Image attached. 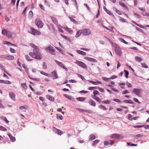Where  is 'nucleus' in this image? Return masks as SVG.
Wrapping results in <instances>:
<instances>
[{"label": "nucleus", "mask_w": 149, "mask_h": 149, "mask_svg": "<svg viewBox=\"0 0 149 149\" xmlns=\"http://www.w3.org/2000/svg\"><path fill=\"white\" fill-rule=\"evenodd\" d=\"M29 54L31 56L37 59L40 60L42 58L41 54L39 51V49H33V53L30 52Z\"/></svg>", "instance_id": "obj_1"}, {"label": "nucleus", "mask_w": 149, "mask_h": 149, "mask_svg": "<svg viewBox=\"0 0 149 149\" xmlns=\"http://www.w3.org/2000/svg\"><path fill=\"white\" fill-rule=\"evenodd\" d=\"M1 33L2 34L6 36L9 38H14L16 36L15 34V33L11 32L5 29H2Z\"/></svg>", "instance_id": "obj_2"}, {"label": "nucleus", "mask_w": 149, "mask_h": 149, "mask_svg": "<svg viewBox=\"0 0 149 149\" xmlns=\"http://www.w3.org/2000/svg\"><path fill=\"white\" fill-rule=\"evenodd\" d=\"M28 31L30 33L34 35H40L41 34L40 31L32 28H30Z\"/></svg>", "instance_id": "obj_3"}, {"label": "nucleus", "mask_w": 149, "mask_h": 149, "mask_svg": "<svg viewBox=\"0 0 149 149\" xmlns=\"http://www.w3.org/2000/svg\"><path fill=\"white\" fill-rule=\"evenodd\" d=\"M81 30L82 34L84 36H88L91 34V31L89 29L84 28Z\"/></svg>", "instance_id": "obj_4"}, {"label": "nucleus", "mask_w": 149, "mask_h": 149, "mask_svg": "<svg viewBox=\"0 0 149 149\" xmlns=\"http://www.w3.org/2000/svg\"><path fill=\"white\" fill-rule=\"evenodd\" d=\"M142 90L141 89L134 88L132 90L133 93L137 96L140 97L141 94Z\"/></svg>", "instance_id": "obj_5"}, {"label": "nucleus", "mask_w": 149, "mask_h": 149, "mask_svg": "<svg viewBox=\"0 0 149 149\" xmlns=\"http://www.w3.org/2000/svg\"><path fill=\"white\" fill-rule=\"evenodd\" d=\"M35 23L36 24L39 28H42L43 26V24L42 21L39 19H36Z\"/></svg>", "instance_id": "obj_6"}, {"label": "nucleus", "mask_w": 149, "mask_h": 149, "mask_svg": "<svg viewBox=\"0 0 149 149\" xmlns=\"http://www.w3.org/2000/svg\"><path fill=\"white\" fill-rule=\"evenodd\" d=\"M111 137L112 138L116 139H120L123 138V136L121 134H113L111 136Z\"/></svg>", "instance_id": "obj_7"}, {"label": "nucleus", "mask_w": 149, "mask_h": 149, "mask_svg": "<svg viewBox=\"0 0 149 149\" xmlns=\"http://www.w3.org/2000/svg\"><path fill=\"white\" fill-rule=\"evenodd\" d=\"M75 63L83 68H87L86 64L81 61L76 60V61L75 62Z\"/></svg>", "instance_id": "obj_8"}, {"label": "nucleus", "mask_w": 149, "mask_h": 149, "mask_svg": "<svg viewBox=\"0 0 149 149\" xmlns=\"http://www.w3.org/2000/svg\"><path fill=\"white\" fill-rule=\"evenodd\" d=\"M55 61L56 63L61 67L65 70L66 71H68V69L64 66L62 63L56 60H55Z\"/></svg>", "instance_id": "obj_9"}, {"label": "nucleus", "mask_w": 149, "mask_h": 149, "mask_svg": "<svg viewBox=\"0 0 149 149\" xmlns=\"http://www.w3.org/2000/svg\"><path fill=\"white\" fill-rule=\"evenodd\" d=\"M115 50L116 54L119 56H122V52L120 48L116 47H115Z\"/></svg>", "instance_id": "obj_10"}, {"label": "nucleus", "mask_w": 149, "mask_h": 149, "mask_svg": "<svg viewBox=\"0 0 149 149\" xmlns=\"http://www.w3.org/2000/svg\"><path fill=\"white\" fill-rule=\"evenodd\" d=\"M51 74L52 75V78L53 79H54L58 78V76L56 70H54V71L51 72Z\"/></svg>", "instance_id": "obj_11"}, {"label": "nucleus", "mask_w": 149, "mask_h": 149, "mask_svg": "<svg viewBox=\"0 0 149 149\" xmlns=\"http://www.w3.org/2000/svg\"><path fill=\"white\" fill-rule=\"evenodd\" d=\"M84 58L86 60L93 63L97 62V61L94 58H91L89 57H85Z\"/></svg>", "instance_id": "obj_12"}, {"label": "nucleus", "mask_w": 149, "mask_h": 149, "mask_svg": "<svg viewBox=\"0 0 149 149\" xmlns=\"http://www.w3.org/2000/svg\"><path fill=\"white\" fill-rule=\"evenodd\" d=\"M63 95L68 99L73 102H75V99L72 96L65 94H64Z\"/></svg>", "instance_id": "obj_13"}, {"label": "nucleus", "mask_w": 149, "mask_h": 149, "mask_svg": "<svg viewBox=\"0 0 149 149\" xmlns=\"http://www.w3.org/2000/svg\"><path fill=\"white\" fill-rule=\"evenodd\" d=\"M46 98L47 99L49 100L51 102H53L54 101L55 99L54 97L49 95H47L46 96Z\"/></svg>", "instance_id": "obj_14"}, {"label": "nucleus", "mask_w": 149, "mask_h": 149, "mask_svg": "<svg viewBox=\"0 0 149 149\" xmlns=\"http://www.w3.org/2000/svg\"><path fill=\"white\" fill-rule=\"evenodd\" d=\"M9 96L10 98L13 100L15 101V95L13 92H10L9 93Z\"/></svg>", "instance_id": "obj_15"}, {"label": "nucleus", "mask_w": 149, "mask_h": 149, "mask_svg": "<svg viewBox=\"0 0 149 149\" xmlns=\"http://www.w3.org/2000/svg\"><path fill=\"white\" fill-rule=\"evenodd\" d=\"M113 141L111 140H109L108 141H105L104 142V144L105 146L108 145H112L113 143Z\"/></svg>", "instance_id": "obj_16"}, {"label": "nucleus", "mask_w": 149, "mask_h": 149, "mask_svg": "<svg viewBox=\"0 0 149 149\" xmlns=\"http://www.w3.org/2000/svg\"><path fill=\"white\" fill-rule=\"evenodd\" d=\"M7 135L8 136L10 140L12 142H15V137L12 136V135L10 133H8Z\"/></svg>", "instance_id": "obj_17"}, {"label": "nucleus", "mask_w": 149, "mask_h": 149, "mask_svg": "<svg viewBox=\"0 0 149 149\" xmlns=\"http://www.w3.org/2000/svg\"><path fill=\"white\" fill-rule=\"evenodd\" d=\"M46 49L47 50H49L52 52H54L55 51L54 47L51 45H50L49 47H47L46 48Z\"/></svg>", "instance_id": "obj_18"}, {"label": "nucleus", "mask_w": 149, "mask_h": 149, "mask_svg": "<svg viewBox=\"0 0 149 149\" xmlns=\"http://www.w3.org/2000/svg\"><path fill=\"white\" fill-rule=\"evenodd\" d=\"M88 103L94 107H95L96 106L95 102L92 99H90L89 100Z\"/></svg>", "instance_id": "obj_19"}, {"label": "nucleus", "mask_w": 149, "mask_h": 149, "mask_svg": "<svg viewBox=\"0 0 149 149\" xmlns=\"http://www.w3.org/2000/svg\"><path fill=\"white\" fill-rule=\"evenodd\" d=\"M54 128L55 129V132L56 133H57L60 135H61L63 134V132L62 131H61V130L59 129H57L55 127H54Z\"/></svg>", "instance_id": "obj_20"}, {"label": "nucleus", "mask_w": 149, "mask_h": 149, "mask_svg": "<svg viewBox=\"0 0 149 149\" xmlns=\"http://www.w3.org/2000/svg\"><path fill=\"white\" fill-rule=\"evenodd\" d=\"M27 108V106L25 105L23 106H20L19 109L23 111L26 112V109Z\"/></svg>", "instance_id": "obj_21"}, {"label": "nucleus", "mask_w": 149, "mask_h": 149, "mask_svg": "<svg viewBox=\"0 0 149 149\" xmlns=\"http://www.w3.org/2000/svg\"><path fill=\"white\" fill-rule=\"evenodd\" d=\"M81 30H79L77 31V33L75 35V37L76 38H77L79 37L82 34V33H81Z\"/></svg>", "instance_id": "obj_22"}, {"label": "nucleus", "mask_w": 149, "mask_h": 149, "mask_svg": "<svg viewBox=\"0 0 149 149\" xmlns=\"http://www.w3.org/2000/svg\"><path fill=\"white\" fill-rule=\"evenodd\" d=\"M14 56L11 55H8L6 56V58L8 60H12L14 59Z\"/></svg>", "instance_id": "obj_23"}, {"label": "nucleus", "mask_w": 149, "mask_h": 149, "mask_svg": "<svg viewBox=\"0 0 149 149\" xmlns=\"http://www.w3.org/2000/svg\"><path fill=\"white\" fill-rule=\"evenodd\" d=\"M103 8L104 10L109 15H113V13L108 10L105 6L103 7Z\"/></svg>", "instance_id": "obj_24"}, {"label": "nucleus", "mask_w": 149, "mask_h": 149, "mask_svg": "<svg viewBox=\"0 0 149 149\" xmlns=\"http://www.w3.org/2000/svg\"><path fill=\"white\" fill-rule=\"evenodd\" d=\"M76 52L79 54L83 56H85L86 55V52L80 50H77Z\"/></svg>", "instance_id": "obj_25"}, {"label": "nucleus", "mask_w": 149, "mask_h": 149, "mask_svg": "<svg viewBox=\"0 0 149 149\" xmlns=\"http://www.w3.org/2000/svg\"><path fill=\"white\" fill-rule=\"evenodd\" d=\"M113 10L115 11L119 15H121L122 14L121 12L117 8L115 7L113 8Z\"/></svg>", "instance_id": "obj_26"}, {"label": "nucleus", "mask_w": 149, "mask_h": 149, "mask_svg": "<svg viewBox=\"0 0 149 149\" xmlns=\"http://www.w3.org/2000/svg\"><path fill=\"white\" fill-rule=\"evenodd\" d=\"M88 81L91 83L95 85H97L98 83L99 84H102V83L99 81L95 82L91 80H88Z\"/></svg>", "instance_id": "obj_27"}, {"label": "nucleus", "mask_w": 149, "mask_h": 149, "mask_svg": "<svg viewBox=\"0 0 149 149\" xmlns=\"http://www.w3.org/2000/svg\"><path fill=\"white\" fill-rule=\"evenodd\" d=\"M86 98L84 97H79L76 98V99L79 101L82 102L85 100Z\"/></svg>", "instance_id": "obj_28"}, {"label": "nucleus", "mask_w": 149, "mask_h": 149, "mask_svg": "<svg viewBox=\"0 0 149 149\" xmlns=\"http://www.w3.org/2000/svg\"><path fill=\"white\" fill-rule=\"evenodd\" d=\"M64 28L66 29L69 33L72 34L73 33V31L70 29L68 28L67 27H64Z\"/></svg>", "instance_id": "obj_29"}, {"label": "nucleus", "mask_w": 149, "mask_h": 149, "mask_svg": "<svg viewBox=\"0 0 149 149\" xmlns=\"http://www.w3.org/2000/svg\"><path fill=\"white\" fill-rule=\"evenodd\" d=\"M123 102L126 103H129L131 104H133V102L132 101L130 100H124L123 101Z\"/></svg>", "instance_id": "obj_30"}, {"label": "nucleus", "mask_w": 149, "mask_h": 149, "mask_svg": "<svg viewBox=\"0 0 149 149\" xmlns=\"http://www.w3.org/2000/svg\"><path fill=\"white\" fill-rule=\"evenodd\" d=\"M4 44H7L8 45H13L15 46H17L16 45L12 44L10 42H8L7 41H5L4 42Z\"/></svg>", "instance_id": "obj_31"}, {"label": "nucleus", "mask_w": 149, "mask_h": 149, "mask_svg": "<svg viewBox=\"0 0 149 149\" xmlns=\"http://www.w3.org/2000/svg\"><path fill=\"white\" fill-rule=\"evenodd\" d=\"M132 22L134 24H136L138 26L140 27V28H142V29H144V27L142 25H140L139 24H137V23H136V22H134V21H132Z\"/></svg>", "instance_id": "obj_32"}, {"label": "nucleus", "mask_w": 149, "mask_h": 149, "mask_svg": "<svg viewBox=\"0 0 149 149\" xmlns=\"http://www.w3.org/2000/svg\"><path fill=\"white\" fill-rule=\"evenodd\" d=\"M95 138V136L93 134H91L89 136V139L91 140H94Z\"/></svg>", "instance_id": "obj_33"}, {"label": "nucleus", "mask_w": 149, "mask_h": 149, "mask_svg": "<svg viewBox=\"0 0 149 149\" xmlns=\"http://www.w3.org/2000/svg\"><path fill=\"white\" fill-rule=\"evenodd\" d=\"M56 116H57V118L58 119H60L61 120H63V116L61 115L57 114Z\"/></svg>", "instance_id": "obj_34"}, {"label": "nucleus", "mask_w": 149, "mask_h": 149, "mask_svg": "<svg viewBox=\"0 0 149 149\" xmlns=\"http://www.w3.org/2000/svg\"><path fill=\"white\" fill-rule=\"evenodd\" d=\"M141 65L143 67L145 68H148V66L147 65V64L145 63H141Z\"/></svg>", "instance_id": "obj_35"}, {"label": "nucleus", "mask_w": 149, "mask_h": 149, "mask_svg": "<svg viewBox=\"0 0 149 149\" xmlns=\"http://www.w3.org/2000/svg\"><path fill=\"white\" fill-rule=\"evenodd\" d=\"M61 36L63 38H64L65 39H66V40H68L69 41H70V38L68 37L67 36H63V35L62 34H61Z\"/></svg>", "instance_id": "obj_36"}, {"label": "nucleus", "mask_w": 149, "mask_h": 149, "mask_svg": "<svg viewBox=\"0 0 149 149\" xmlns=\"http://www.w3.org/2000/svg\"><path fill=\"white\" fill-rule=\"evenodd\" d=\"M119 4L121 6L124 7L125 8H127L126 6L123 2H122L121 1H120L119 2Z\"/></svg>", "instance_id": "obj_37"}, {"label": "nucleus", "mask_w": 149, "mask_h": 149, "mask_svg": "<svg viewBox=\"0 0 149 149\" xmlns=\"http://www.w3.org/2000/svg\"><path fill=\"white\" fill-rule=\"evenodd\" d=\"M30 45L34 49H39L37 46L33 44H30Z\"/></svg>", "instance_id": "obj_38"}, {"label": "nucleus", "mask_w": 149, "mask_h": 149, "mask_svg": "<svg viewBox=\"0 0 149 149\" xmlns=\"http://www.w3.org/2000/svg\"><path fill=\"white\" fill-rule=\"evenodd\" d=\"M69 18L70 19L71 21L73 22L75 24H77L78 22H77L74 19L72 18H71L70 17H69Z\"/></svg>", "instance_id": "obj_39"}, {"label": "nucleus", "mask_w": 149, "mask_h": 149, "mask_svg": "<svg viewBox=\"0 0 149 149\" xmlns=\"http://www.w3.org/2000/svg\"><path fill=\"white\" fill-rule=\"evenodd\" d=\"M21 86L25 90L27 88V86L25 83L22 84H21Z\"/></svg>", "instance_id": "obj_40"}, {"label": "nucleus", "mask_w": 149, "mask_h": 149, "mask_svg": "<svg viewBox=\"0 0 149 149\" xmlns=\"http://www.w3.org/2000/svg\"><path fill=\"white\" fill-rule=\"evenodd\" d=\"M99 142V140H95L93 142L92 145L93 146H95Z\"/></svg>", "instance_id": "obj_41"}, {"label": "nucleus", "mask_w": 149, "mask_h": 149, "mask_svg": "<svg viewBox=\"0 0 149 149\" xmlns=\"http://www.w3.org/2000/svg\"><path fill=\"white\" fill-rule=\"evenodd\" d=\"M99 107L100 109H101L103 110H107V108L104 107V106L102 105H100L99 106Z\"/></svg>", "instance_id": "obj_42"}, {"label": "nucleus", "mask_w": 149, "mask_h": 149, "mask_svg": "<svg viewBox=\"0 0 149 149\" xmlns=\"http://www.w3.org/2000/svg\"><path fill=\"white\" fill-rule=\"evenodd\" d=\"M135 58L136 60L138 62H141L142 60L141 58L140 57L136 56Z\"/></svg>", "instance_id": "obj_43"}, {"label": "nucleus", "mask_w": 149, "mask_h": 149, "mask_svg": "<svg viewBox=\"0 0 149 149\" xmlns=\"http://www.w3.org/2000/svg\"><path fill=\"white\" fill-rule=\"evenodd\" d=\"M0 130L3 131H6L7 129L2 126H0Z\"/></svg>", "instance_id": "obj_44"}, {"label": "nucleus", "mask_w": 149, "mask_h": 149, "mask_svg": "<svg viewBox=\"0 0 149 149\" xmlns=\"http://www.w3.org/2000/svg\"><path fill=\"white\" fill-rule=\"evenodd\" d=\"M119 39L121 42L124 43L126 44H128V42L125 41L123 38H120Z\"/></svg>", "instance_id": "obj_45"}, {"label": "nucleus", "mask_w": 149, "mask_h": 149, "mask_svg": "<svg viewBox=\"0 0 149 149\" xmlns=\"http://www.w3.org/2000/svg\"><path fill=\"white\" fill-rule=\"evenodd\" d=\"M124 72L125 74V77L126 78H127L128 77L129 72L126 70H125Z\"/></svg>", "instance_id": "obj_46"}, {"label": "nucleus", "mask_w": 149, "mask_h": 149, "mask_svg": "<svg viewBox=\"0 0 149 149\" xmlns=\"http://www.w3.org/2000/svg\"><path fill=\"white\" fill-rule=\"evenodd\" d=\"M141 14L144 16H149V13L148 12H144L141 13Z\"/></svg>", "instance_id": "obj_47"}, {"label": "nucleus", "mask_w": 149, "mask_h": 149, "mask_svg": "<svg viewBox=\"0 0 149 149\" xmlns=\"http://www.w3.org/2000/svg\"><path fill=\"white\" fill-rule=\"evenodd\" d=\"M52 20L55 24H57V21L55 18H52Z\"/></svg>", "instance_id": "obj_48"}, {"label": "nucleus", "mask_w": 149, "mask_h": 149, "mask_svg": "<svg viewBox=\"0 0 149 149\" xmlns=\"http://www.w3.org/2000/svg\"><path fill=\"white\" fill-rule=\"evenodd\" d=\"M42 68L43 69H47V65L45 62L43 63Z\"/></svg>", "instance_id": "obj_49"}, {"label": "nucleus", "mask_w": 149, "mask_h": 149, "mask_svg": "<svg viewBox=\"0 0 149 149\" xmlns=\"http://www.w3.org/2000/svg\"><path fill=\"white\" fill-rule=\"evenodd\" d=\"M120 18V19H119V20L123 22H125V19H124L123 18L121 17L120 16H118Z\"/></svg>", "instance_id": "obj_50"}, {"label": "nucleus", "mask_w": 149, "mask_h": 149, "mask_svg": "<svg viewBox=\"0 0 149 149\" xmlns=\"http://www.w3.org/2000/svg\"><path fill=\"white\" fill-rule=\"evenodd\" d=\"M133 100L135 102L137 103L138 104H140V102H139L137 99L136 98H133Z\"/></svg>", "instance_id": "obj_51"}, {"label": "nucleus", "mask_w": 149, "mask_h": 149, "mask_svg": "<svg viewBox=\"0 0 149 149\" xmlns=\"http://www.w3.org/2000/svg\"><path fill=\"white\" fill-rule=\"evenodd\" d=\"M77 75L80 78L83 80H85V79L81 75L79 74H77Z\"/></svg>", "instance_id": "obj_52"}, {"label": "nucleus", "mask_w": 149, "mask_h": 149, "mask_svg": "<svg viewBox=\"0 0 149 149\" xmlns=\"http://www.w3.org/2000/svg\"><path fill=\"white\" fill-rule=\"evenodd\" d=\"M127 143L128 146L130 145L131 146H136L137 145V144H132L131 143Z\"/></svg>", "instance_id": "obj_53"}, {"label": "nucleus", "mask_w": 149, "mask_h": 149, "mask_svg": "<svg viewBox=\"0 0 149 149\" xmlns=\"http://www.w3.org/2000/svg\"><path fill=\"white\" fill-rule=\"evenodd\" d=\"M99 94V92L97 91L96 90H94L93 91V94L94 95H98Z\"/></svg>", "instance_id": "obj_54"}, {"label": "nucleus", "mask_w": 149, "mask_h": 149, "mask_svg": "<svg viewBox=\"0 0 149 149\" xmlns=\"http://www.w3.org/2000/svg\"><path fill=\"white\" fill-rule=\"evenodd\" d=\"M102 102L104 104H109L110 103V101L109 100H107L106 101H102Z\"/></svg>", "instance_id": "obj_55"}, {"label": "nucleus", "mask_w": 149, "mask_h": 149, "mask_svg": "<svg viewBox=\"0 0 149 149\" xmlns=\"http://www.w3.org/2000/svg\"><path fill=\"white\" fill-rule=\"evenodd\" d=\"M11 83V82L8 80H4V84H10Z\"/></svg>", "instance_id": "obj_56"}, {"label": "nucleus", "mask_w": 149, "mask_h": 149, "mask_svg": "<svg viewBox=\"0 0 149 149\" xmlns=\"http://www.w3.org/2000/svg\"><path fill=\"white\" fill-rule=\"evenodd\" d=\"M143 136V135L141 134H138L135 136V138H138L139 137H141Z\"/></svg>", "instance_id": "obj_57"}, {"label": "nucleus", "mask_w": 149, "mask_h": 149, "mask_svg": "<svg viewBox=\"0 0 149 149\" xmlns=\"http://www.w3.org/2000/svg\"><path fill=\"white\" fill-rule=\"evenodd\" d=\"M129 93L128 91L127 90H125L123 91L122 92V94H125Z\"/></svg>", "instance_id": "obj_58"}, {"label": "nucleus", "mask_w": 149, "mask_h": 149, "mask_svg": "<svg viewBox=\"0 0 149 149\" xmlns=\"http://www.w3.org/2000/svg\"><path fill=\"white\" fill-rule=\"evenodd\" d=\"M76 111H78L79 112H82L83 111H85V110L83 109H80L79 108H76Z\"/></svg>", "instance_id": "obj_59"}, {"label": "nucleus", "mask_w": 149, "mask_h": 149, "mask_svg": "<svg viewBox=\"0 0 149 149\" xmlns=\"http://www.w3.org/2000/svg\"><path fill=\"white\" fill-rule=\"evenodd\" d=\"M126 85L129 88H131L132 87V84L128 82H127L126 83Z\"/></svg>", "instance_id": "obj_60"}, {"label": "nucleus", "mask_w": 149, "mask_h": 149, "mask_svg": "<svg viewBox=\"0 0 149 149\" xmlns=\"http://www.w3.org/2000/svg\"><path fill=\"white\" fill-rule=\"evenodd\" d=\"M134 15L137 18H140L141 17V16L140 15H138L136 13H134Z\"/></svg>", "instance_id": "obj_61"}, {"label": "nucleus", "mask_w": 149, "mask_h": 149, "mask_svg": "<svg viewBox=\"0 0 149 149\" xmlns=\"http://www.w3.org/2000/svg\"><path fill=\"white\" fill-rule=\"evenodd\" d=\"M113 100L115 102H118L119 103H121V101L118 99L115 98L113 99Z\"/></svg>", "instance_id": "obj_62"}, {"label": "nucleus", "mask_w": 149, "mask_h": 149, "mask_svg": "<svg viewBox=\"0 0 149 149\" xmlns=\"http://www.w3.org/2000/svg\"><path fill=\"white\" fill-rule=\"evenodd\" d=\"M111 89L112 91H115V92H119V91L118 90L114 88L111 87Z\"/></svg>", "instance_id": "obj_63"}, {"label": "nucleus", "mask_w": 149, "mask_h": 149, "mask_svg": "<svg viewBox=\"0 0 149 149\" xmlns=\"http://www.w3.org/2000/svg\"><path fill=\"white\" fill-rule=\"evenodd\" d=\"M25 57L26 59L28 61H29L30 60V58L28 55H26L25 56Z\"/></svg>", "instance_id": "obj_64"}]
</instances>
